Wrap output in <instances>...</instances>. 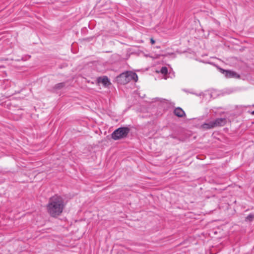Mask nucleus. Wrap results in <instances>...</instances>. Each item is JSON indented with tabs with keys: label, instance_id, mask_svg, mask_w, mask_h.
<instances>
[{
	"label": "nucleus",
	"instance_id": "f257e3e1",
	"mask_svg": "<svg viewBox=\"0 0 254 254\" xmlns=\"http://www.w3.org/2000/svg\"><path fill=\"white\" fill-rule=\"evenodd\" d=\"M64 207V198L58 194L51 197L46 205L47 212L51 217L54 218L61 215Z\"/></svg>",
	"mask_w": 254,
	"mask_h": 254
},
{
	"label": "nucleus",
	"instance_id": "f03ea898",
	"mask_svg": "<svg viewBox=\"0 0 254 254\" xmlns=\"http://www.w3.org/2000/svg\"><path fill=\"white\" fill-rule=\"evenodd\" d=\"M137 79V75L132 71L123 72L117 77L118 81L122 84H126L131 80L136 82Z\"/></svg>",
	"mask_w": 254,
	"mask_h": 254
},
{
	"label": "nucleus",
	"instance_id": "7ed1b4c3",
	"mask_svg": "<svg viewBox=\"0 0 254 254\" xmlns=\"http://www.w3.org/2000/svg\"><path fill=\"white\" fill-rule=\"evenodd\" d=\"M130 129L127 127H121L116 129L112 133V138L115 140L124 138L127 136Z\"/></svg>",
	"mask_w": 254,
	"mask_h": 254
},
{
	"label": "nucleus",
	"instance_id": "20e7f679",
	"mask_svg": "<svg viewBox=\"0 0 254 254\" xmlns=\"http://www.w3.org/2000/svg\"><path fill=\"white\" fill-rule=\"evenodd\" d=\"M221 71L227 78H239L240 76L236 72L230 70H224L220 69Z\"/></svg>",
	"mask_w": 254,
	"mask_h": 254
},
{
	"label": "nucleus",
	"instance_id": "39448f33",
	"mask_svg": "<svg viewBox=\"0 0 254 254\" xmlns=\"http://www.w3.org/2000/svg\"><path fill=\"white\" fill-rule=\"evenodd\" d=\"M212 121L214 127L224 126L227 122L226 119L222 118H217Z\"/></svg>",
	"mask_w": 254,
	"mask_h": 254
},
{
	"label": "nucleus",
	"instance_id": "423d86ee",
	"mask_svg": "<svg viewBox=\"0 0 254 254\" xmlns=\"http://www.w3.org/2000/svg\"><path fill=\"white\" fill-rule=\"evenodd\" d=\"M174 113L178 117H183L186 116L184 111L180 107L176 108L174 111Z\"/></svg>",
	"mask_w": 254,
	"mask_h": 254
},
{
	"label": "nucleus",
	"instance_id": "0eeeda50",
	"mask_svg": "<svg viewBox=\"0 0 254 254\" xmlns=\"http://www.w3.org/2000/svg\"><path fill=\"white\" fill-rule=\"evenodd\" d=\"M201 127L202 129H205V130H207V129L214 128V126L213 125V121H211L208 123H205L203 124L201 126Z\"/></svg>",
	"mask_w": 254,
	"mask_h": 254
},
{
	"label": "nucleus",
	"instance_id": "6e6552de",
	"mask_svg": "<svg viewBox=\"0 0 254 254\" xmlns=\"http://www.w3.org/2000/svg\"><path fill=\"white\" fill-rule=\"evenodd\" d=\"M99 82L102 83L104 86H107L111 84L107 76H104L102 78H99Z\"/></svg>",
	"mask_w": 254,
	"mask_h": 254
},
{
	"label": "nucleus",
	"instance_id": "1a4fd4ad",
	"mask_svg": "<svg viewBox=\"0 0 254 254\" xmlns=\"http://www.w3.org/2000/svg\"><path fill=\"white\" fill-rule=\"evenodd\" d=\"M64 85L65 84L64 82L59 83L55 85L54 88L56 89H60L63 88Z\"/></svg>",
	"mask_w": 254,
	"mask_h": 254
},
{
	"label": "nucleus",
	"instance_id": "9d476101",
	"mask_svg": "<svg viewBox=\"0 0 254 254\" xmlns=\"http://www.w3.org/2000/svg\"><path fill=\"white\" fill-rule=\"evenodd\" d=\"M160 72L166 75L168 73V69L166 66H163L160 70Z\"/></svg>",
	"mask_w": 254,
	"mask_h": 254
},
{
	"label": "nucleus",
	"instance_id": "9b49d317",
	"mask_svg": "<svg viewBox=\"0 0 254 254\" xmlns=\"http://www.w3.org/2000/svg\"><path fill=\"white\" fill-rule=\"evenodd\" d=\"M254 218V214H250L246 218V221H252Z\"/></svg>",
	"mask_w": 254,
	"mask_h": 254
},
{
	"label": "nucleus",
	"instance_id": "f8f14e48",
	"mask_svg": "<svg viewBox=\"0 0 254 254\" xmlns=\"http://www.w3.org/2000/svg\"><path fill=\"white\" fill-rule=\"evenodd\" d=\"M155 40L153 39V38H151L150 39V43H151V44H154L155 43Z\"/></svg>",
	"mask_w": 254,
	"mask_h": 254
},
{
	"label": "nucleus",
	"instance_id": "ddd939ff",
	"mask_svg": "<svg viewBox=\"0 0 254 254\" xmlns=\"http://www.w3.org/2000/svg\"><path fill=\"white\" fill-rule=\"evenodd\" d=\"M252 114L254 115V111L252 112Z\"/></svg>",
	"mask_w": 254,
	"mask_h": 254
}]
</instances>
